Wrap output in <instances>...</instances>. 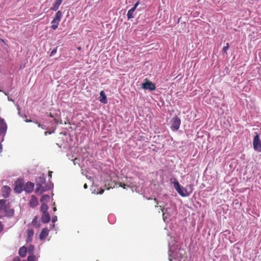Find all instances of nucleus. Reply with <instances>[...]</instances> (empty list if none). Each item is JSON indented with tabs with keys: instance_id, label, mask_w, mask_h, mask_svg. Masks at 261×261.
Returning <instances> with one entry per match:
<instances>
[{
	"instance_id": "27",
	"label": "nucleus",
	"mask_w": 261,
	"mask_h": 261,
	"mask_svg": "<svg viewBox=\"0 0 261 261\" xmlns=\"http://www.w3.org/2000/svg\"><path fill=\"white\" fill-rule=\"evenodd\" d=\"M229 47V44H228V43H226V46L223 47V49H222V51H223L224 54H226V52L227 51V50Z\"/></svg>"
},
{
	"instance_id": "38",
	"label": "nucleus",
	"mask_w": 261,
	"mask_h": 261,
	"mask_svg": "<svg viewBox=\"0 0 261 261\" xmlns=\"http://www.w3.org/2000/svg\"><path fill=\"white\" fill-rule=\"evenodd\" d=\"M50 134V132H44V135H48V134Z\"/></svg>"
},
{
	"instance_id": "3",
	"label": "nucleus",
	"mask_w": 261,
	"mask_h": 261,
	"mask_svg": "<svg viewBox=\"0 0 261 261\" xmlns=\"http://www.w3.org/2000/svg\"><path fill=\"white\" fill-rule=\"evenodd\" d=\"M185 255V251L183 249H177L173 252L172 255H169V257H171L172 256H173L172 258H169V260L172 261L173 259H175L178 261H180L181 259L183 258Z\"/></svg>"
},
{
	"instance_id": "24",
	"label": "nucleus",
	"mask_w": 261,
	"mask_h": 261,
	"mask_svg": "<svg viewBox=\"0 0 261 261\" xmlns=\"http://www.w3.org/2000/svg\"><path fill=\"white\" fill-rule=\"evenodd\" d=\"M48 208V207L46 203H42V205H41L40 210L42 213H47V210Z\"/></svg>"
},
{
	"instance_id": "37",
	"label": "nucleus",
	"mask_w": 261,
	"mask_h": 261,
	"mask_svg": "<svg viewBox=\"0 0 261 261\" xmlns=\"http://www.w3.org/2000/svg\"><path fill=\"white\" fill-rule=\"evenodd\" d=\"M105 190L102 189L100 190V191L98 192V194H102Z\"/></svg>"
},
{
	"instance_id": "30",
	"label": "nucleus",
	"mask_w": 261,
	"mask_h": 261,
	"mask_svg": "<svg viewBox=\"0 0 261 261\" xmlns=\"http://www.w3.org/2000/svg\"><path fill=\"white\" fill-rule=\"evenodd\" d=\"M117 185H118L119 187L123 188V189H125V187L126 186L128 187V186L122 182H118Z\"/></svg>"
},
{
	"instance_id": "17",
	"label": "nucleus",
	"mask_w": 261,
	"mask_h": 261,
	"mask_svg": "<svg viewBox=\"0 0 261 261\" xmlns=\"http://www.w3.org/2000/svg\"><path fill=\"white\" fill-rule=\"evenodd\" d=\"M27 234H28V239H27V242L28 243H30L32 241V238L33 234H34V232L32 229H29L28 231H27Z\"/></svg>"
},
{
	"instance_id": "11",
	"label": "nucleus",
	"mask_w": 261,
	"mask_h": 261,
	"mask_svg": "<svg viewBox=\"0 0 261 261\" xmlns=\"http://www.w3.org/2000/svg\"><path fill=\"white\" fill-rule=\"evenodd\" d=\"M11 189L10 188L7 186H4L2 187V195L4 198H8L9 193H10Z\"/></svg>"
},
{
	"instance_id": "41",
	"label": "nucleus",
	"mask_w": 261,
	"mask_h": 261,
	"mask_svg": "<svg viewBox=\"0 0 261 261\" xmlns=\"http://www.w3.org/2000/svg\"><path fill=\"white\" fill-rule=\"evenodd\" d=\"M49 117H51V118H53L54 116L53 115V114L51 113H50L49 114Z\"/></svg>"
},
{
	"instance_id": "9",
	"label": "nucleus",
	"mask_w": 261,
	"mask_h": 261,
	"mask_svg": "<svg viewBox=\"0 0 261 261\" xmlns=\"http://www.w3.org/2000/svg\"><path fill=\"white\" fill-rule=\"evenodd\" d=\"M23 190V184L22 180H18L15 182V187H14V191L16 193L20 194Z\"/></svg>"
},
{
	"instance_id": "18",
	"label": "nucleus",
	"mask_w": 261,
	"mask_h": 261,
	"mask_svg": "<svg viewBox=\"0 0 261 261\" xmlns=\"http://www.w3.org/2000/svg\"><path fill=\"white\" fill-rule=\"evenodd\" d=\"M28 250H27V248L25 246H22L20 247L19 250H18V254L22 257H24L26 256L27 252Z\"/></svg>"
},
{
	"instance_id": "44",
	"label": "nucleus",
	"mask_w": 261,
	"mask_h": 261,
	"mask_svg": "<svg viewBox=\"0 0 261 261\" xmlns=\"http://www.w3.org/2000/svg\"><path fill=\"white\" fill-rule=\"evenodd\" d=\"M23 261H25V260H23Z\"/></svg>"
},
{
	"instance_id": "13",
	"label": "nucleus",
	"mask_w": 261,
	"mask_h": 261,
	"mask_svg": "<svg viewBox=\"0 0 261 261\" xmlns=\"http://www.w3.org/2000/svg\"><path fill=\"white\" fill-rule=\"evenodd\" d=\"M49 230L47 227L42 229L40 234V239L41 240L45 239L48 236Z\"/></svg>"
},
{
	"instance_id": "16",
	"label": "nucleus",
	"mask_w": 261,
	"mask_h": 261,
	"mask_svg": "<svg viewBox=\"0 0 261 261\" xmlns=\"http://www.w3.org/2000/svg\"><path fill=\"white\" fill-rule=\"evenodd\" d=\"M63 0H55L54 4H53V6L50 7V10L54 11H57L63 2Z\"/></svg>"
},
{
	"instance_id": "32",
	"label": "nucleus",
	"mask_w": 261,
	"mask_h": 261,
	"mask_svg": "<svg viewBox=\"0 0 261 261\" xmlns=\"http://www.w3.org/2000/svg\"><path fill=\"white\" fill-rule=\"evenodd\" d=\"M36 123L37 124H38V126L39 127H40V128H41L42 129H44V127L43 126V125L41 124L40 123H39L38 122H36Z\"/></svg>"
},
{
	"instance_id": "39",
	"label": "nucleus",
	"mask_w": 261,
	"mask_h": 261,
	"mask_svg": "<svg viewBox=\"0 0 261 261\" xmlns=\"http://www.w3.org/2000/svg\"><path fill=\"white\" fill-rule=\"evenodd\" d=\"M83 187H84V189H86L87 188V185L86 184H84V186H83Z\"/></svg>"
},
{
	"instance_id": "12",
	"label": "nucleus",
	"mask_w": 261,
	"mask_h": 261,
	"mask_svg": "<svg viewBox=\"0 0 261 261\" xmlns=\"http://www.w3.org/2000/svg\"><path fill=\"white\" fill-rule=\"evenodd\" d=\"M38 205V199L35 195H32L30 201V206L31 207H35Z\"/></svg>"
},
{
	"instance_id": "2",
	"label": "nucleus",
	"mask_w": 261,
	"mask_h": 261,
	"mask_svg": "<svg viewBox=\"0 0 261 261\" xmlns=\"http://www.w3.org/2000/svg\"><path fill=\"white\" fill-rule=\"evenodd\" d=\"M173 184L175 190L177 191V192L178 193L179 195L182 197H187L190 195V193L188 192L187 190L185 188L179 185V182L177 179H175V181H173Z\"/></svg>"
},
{
	"instance_id": "21",
	"label": "nucleus",
	"mask_w": 261,
	"mask_h": 261,
	"mask_svg": "<svg viewBox=\"0 0 261 261\" xmlns=\"http://www.w3.org/2000/svg\"><path fill=\"white\" fill-rule=\"evenodd\" d=\"M50 199V197L49 195H43L42 197H41L40 202H42V203H45L46 202H48Z\"/></svg>"
},
{
	"instance_id": "19",
	"label": "nucleus",
	"mask_w": 261,
	"mask_h": 261,
	"mask_svg": "<svg viewBox=\"0 0 261 261\" xmlns=\"http://www.w3.org/2000/svg\"><path fill=\"white\" fill-rule=\"evenodd\" d=\"M100 101L103 103H107V96L105 95V91H101L100 93Z\"/></svg>"
},
{
	"instance_id": "36",
	"label": "nucleus",
	"mask_w": 261,
	"mask_h": 261,
	"mask_svg": "<svg viewBox=\"0 0 261 261\" xmlns=\"http://www.w3.org/2000/svg\"><path fill=\"white\" fill-rule=\"evenodd\" d=\"M57 216H55V217H53V222H55V221H57Z\"/></svg>"
},
{
	"instance_id": "5",
	"label": "nucleus",
	"mask_w": 261,
	"mask_h": 261,
	"mask_svg": "<svg viewBox=\"0 0 261 261\" xmlns=\"http://www.w3.org/2000/svg\"><path fill=\"white\" fill-rule=\"evenodd\" d=\"M141 87L145 90H148L150 91H153L155 90V84L150 82V81L147 79H145V82L143 83L142 85H141Z\"/></svg>"
},
{
	"instance_id": "23",
	"label": "nucleus",
	"mask_w": 261,
	"mask_h": 261,
	"mask_svg": "<svg viewBox=\"0 0 261 261\" xmlns=\"http://www.w3.org/2000/svg\"><path fill=\"white\" fill-rule=\"evenodd\" d=\"M9 204L6 205V201L5 200H0V210L4 209L5 207H9Z\"/></svg>"
},
{
	"instance_id": "6",
	"label": "nucleus",
	"mask_w": 261,
	"mask_h": 261,
	"mask_svg": "<svg viewBox=\"0 0 261 261\" xmlns=\"http://www.w3.org/2000/svg\"><path fill=\"white\" fill-rule=\"evenodd\" d=\"M181 124V120L180 119L175 116L171 119V128L172 130H177L179 129L180 124Z\"/></svg>"
},
{
	"instance_id": "8",
	"label": "nucleus",
	"mask_w": 261,
	"mask_h": 261,
	"mask_svg": "<svg viewBox=\"0 0 261 261\" xmlns=\"http://www.w3.org/2000/svg\"><path fill=\"white\" fill-rule=\"evenodd\" d=\"M7 130V124L3 118L0 117V135H4Z\"/></svg>"
},
{
	"instance_id": "43",
	"label": "nucleus",
	"mask_w": 261,
	"mask_h": 261,
	"mask_svg": "<svg viewBox=\"0 0 261 261\" xmlns=\"http://www.w3.org/2000/svg\"><path fill=\"white\" fill-rule=\"evenodd\" d=\"M56 210H57V209L55 207L53 208V211H56Z\"/></svg>"
},
{
	"instance_id": "34",
	"label": "nucleus",
	"mask_w": 261,
	"mask_h": 261,
	"mask_svg": "<svg viewBox=\"0 0 261 261\" xmlns=\"http://www.w3.org/2000/svg\"><path fill=\"white\" fill-rule=\"evenodd\" d=\"M13 261H20V259L18 257H16L14 258Z\"/></svg>"
},
{
	"instance_id": "33",
	"label": "nucleus",
	"mask_w": 261,
	"mask_h": 261,
	"mask_svg": "<svg viewBox=\"0 0 261 261\" xmlns=\"http://www.w3.org/2000/svg\"><path fill=\"white\" fill-rule=\"evenodd\" d=\"M3 230V226L1 222H0V233L2 232Z\"/></svg>"
},
{
	"instance_id": "42",
	"label": "nucleus",
	"mask_w": 261,
	"mask_h": 261,
	"mask_svg": "<svg viewBox=\"0 0 261 261\" xmlns=\"http://www.w3.org/2000/svg\"><path fill=\"white\" fill-rule=\"evenodd\" d=\"M77 49L80 50H81V47L79 46L78 47H77Z\"/></svg>"
},
{
	"instance_id": "20",
	"label": "nucleus",
	"mask_w": 261,
	"mask_h": 261,
	"mask_svg": "<svg viewBox=\"0 0 261 261\" xmlns=\"http://www.w3.org/2000/svg\"><path fill=\"white\" fill-rule=\"evenodd\" d=\"M32 224L35 228H39L40 226V223L38 221V217L37 216H35L34 218L33 219Z\"/></svg>"
},
{
	"instance_id": "15",
	"label": "nucleus",
	"mask_w": 261,
	"mask_h": 261,
	"mask_svg": "<svg viewBox=\"0 0 261 261\" xmlns=\"http://www.w3.org/2000/svg\"><path fill=\"white\" fill-rule=\"evenodd\" d=\"M6 213V216L11 217L14 215V210L10 208V207H6L4 209L2 210Z\"/></svg>"
},
{
	"instance_id": "10",
	"label": "nucleus",
	"mask_w": 261,
	"mask_h": 261,
	"mask_svg": "<svg viewBox=\"0 0 261 261\" xmlns=\"http://www.w3.org/2000/svg\"><path fill=\"white\" fill-rule=\"evenodd\" d=\"M34 188V184L31 182H28L23 187V191L28 193L32 192Z\"/></svg>"
},
{
	"instance_id": "14",
	"label": "nucleus",
	"mask_w": 261,
	"mask_h": 261,
	"mask_svg": "<svg viewBox=\"0 0 261 261\" xmlns=\"http://www.w3.org/2000/svg\"><path fill=\"white\" fill-rule=\"evenodd\" d=\"M42 222L43 223H47L50 220V217L48 213H42V217H41Z\"/></svg>"
},
{
	"instance_id": "7",
	"label": "nucleus",
	"mask_w": 261,
	"mask_h": 261,
	"mask_svg": "<svg viewBox=\"0 0 261 261\" xmlns=\"http://www.w3.org/2000/svg\"><path fill=\"white\" fill-rule=\"evenodd\" d=\"M140 2L139 1H137L136 2L135 5L131 9L127 11V19H130L131 18H134V16L133 15L134 12L136 10V9L137 8L138 6L139 5Z\"/></svg>"
},
{
	"instance_id": "40",
	"label": "nucleus",
	"mask_w": 261,
	"mask_h": 261,
	"mask_svg": "<svg viewBox=\"0 0 261 261\" xmlns=\"http://www.w3.org/2000/svg\"><path fill=\"white\" fill-rule=\"evenodd\" d=\"M25 121L26 122H32V121H31V119H27Z\"/></svg>"
},
{
	"instance_id": "28",
	"label": "nucleus",
	"mask_w": 261,
	"mask_h": 261,
	"mask_svg": "<svg viewBox=\"0 0 261 261\" xmlns=\"http://www.w3.org/2000/svg\"><path fill=\"white\" fill-rule=\"evenodd\" d=\"M34 250V247L32 245H30L29 246L28 251L29 253L32 254L33 250Z\"/></svg>"
},
{
	"instance_id": "1",
	"label": "nucleus",
	"mask_w": 261,
	"mask_h": 261,
	"mask_svg": "<svg viewBox=\"0 0 261 261\" xmlns=\"http://www.w3.org/2000/svg\"><path fill=\"white\" fill-rule=\"evenodd\" d=\"M51 188L49 184L45 183V178L44 173H42L36 181V193L41 195L43 192L48 191Z\"/></svg>"
},
{
	"instance_id": "25",
	"label": "nucleus",
	"mask_w": 261,
	"mask_h": 261,
	"mask_svg": "<svg viewBox=\"0 0 261 261\" xmlns=\"http://www.w3.org/2000/svg\"><path fill=\"white\" fill-rule=\"evenodd\" d=\"M62 17V12L61 11H58L57 12L56 14H55L54 18L53 20H56L61 21V19Z\"/></svg>"
},
{
	"instance_id": "31",
	"label": "nucleus",
	"mask_w": 261,
	"mask_h": 261,
	"mask_svg": "<svg viewBox=\"0 0 261 261\" xmlns=\"http://www.w3.org/2000/svg\"><path fill=\"white\" fill-rule=\"evenodd\" d=\"M56 53H57V47H56V48H54V49H53L52 50V51H51V53H50V56L51 57H52V56H54V55H55V54Z\"/></svg>"
},
{
	"instance_id": "35",
	"label": "nucleus",
	"mask_w": 261,
	"mask_h": 261,
	"mask_svg": "<svg viewBox=\"0 0 261 261\" xmlns=\"http://www.w3.org/2000/svg\"><path fill=\"white\" fill-rule=\"evenodd\" d=\"M51 174H53V172L52 171H49L48 172V177H50V178H51Z\"/></svg>"
},
{
	"instance_id": "26",
	"label": "nucleus",
	"mask_w": 261,
	"mask_h": 261,
	"mask_svg": "<svg viewBox=\"0 0 261 261\" xmlns=\"http://www.w3.org/2000/svg\"><path fill=\"white\" fill-rule=\"evenodd\" d=\"M153 200H154V201H155V203H156V205H155V207H159V206L158 205V200H157V199L154 198V199H153ZM159 207H160V208H161V212H163V216H164V208H163V207L162 206H161V205H160V206H159Z\"/></svg>"
},
{
	"instance_id": "22",
	"label": "nucleus",
	"mask_w": 261,
	"mask_h": 261,
	"mask_svg": "<svg viewBox=\"0 0 261 261\" xmlns=\"http://www.w3.org/2000/svg\"><path fill=\"white\" fill-rule=\"evenodd\" d=\"M60 21L61 20H53L52 21H51V24H52L50 27L51 28L54 30H56L58 28Z\"/></svg>"
},
{
	"instance_id": "29",
	"label": "nucleus",
	"mask_w": 261,
	"mask_h": 261,
	"mask_svg": "<svg viewBox=\"0 0 261 261\" xmlns=\"http://www.w3.org/2000/svg\"><path fill=\"white\" fill-rule=\"evenodd\" d=\"M28 261H35V256L34 255H29L28 257Z\"/></svg>"
},
{
	"instance_id": "4",
	"label": "nucleus",
	"mask_w": 261,
	"mask_h": 261,
	"mask_svg": "<svg viewBox=\"0 0 261 261\" xmlns=\"http://www.w3.org/2000/svg\"><path fill=\"white\" fill-rule=\"evenodd\" d=\"M253 146L254 150L261 152V140H260L259 136L257 133H255V136H254Z\"/></svg>"
}]
</instances>
